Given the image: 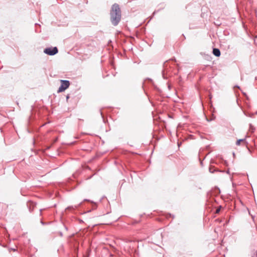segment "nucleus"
Here are the masks:
<instances>
[{
  "mask_svg": "<svg viewBox=\"0 0 257 257\" xmlns=\"http://www.w3.org/2000/svg\"><path fill=\"white\" fill-rule=\"evenodd\" d=\"M110 14V21L112 25H117L121 19V11L118 5L114 4L112 5Z\"/></svg>",
  "mask_w": 257,
  "mask_h": 257,
  "instance_id": "nucleus-1",
  "label": "nucleus"
},
{
  "mask_svg": "<svg viewBox=\"0 0 257 257\" xmlns=\"http://www.w3.org/2000/svg\"><path fill=\"white\" fill-rule=\"evenodd\" d=\"M242 100H243L244 102L245 107L247 108L250 107L251 104L250 97L246 93L243 92H242Z\"/></svg>",
  "mask_w": 257,
  "mask_h": 257,
  "instance_id": "nucleus-2",
  "label": "nucleus"
},
{
  "mask_svg": "<svg viewBox=\"0 0 257 257\" xmlns=\"http://www.w3.org/2000/svg\"><path fill=\"white\" fill-rule=\"evenodd\" d=\"M61 86L59 87L58 92H61L65 90L70 85V82L68 80H61Z\"/></svg>",
  "mask_w": 257,
  "mask_h": 257,
  "instance_id": "nucleus-3",
  "label": "nucleus"
},
{
  "mask_svg": "<svg viewBox=\"0 0 257 257\" xmlns=\"http://www.w3.org/2000/svg\"><path fill=\"white\" fill-rule=\"evenodd\" d=\"M58 49L56 47L53 48H47L44 49V52L49 55H54L58 53Z\"/></svg>",
  "mask_w": 257,
  "mask_h": 257,
  "instance_id": "nucleus-4",
  "label": "nucleus"
},
{
  "mask_svg": "<svg viewBox=\"0 0 257 257\" xmlns=\"http://www.w3.org/2000/svg\"><path fill=\"white\" fill-rule=\"evenodd\" d=\"M213 54L217 57H218L220 55V50L217 48H214L213 49Z\"/></svg>",
  "mask_w": 257,
  "mask_h": 257,
  "instance_id": "nucleus-5",
  "label": "nucleus"
},
{
  "mask_svg": "<svg viewBox=\"0 0 257 257\" xmlns=\"http://www.w3.org/2000/svg\"><path fill=\"white\" fill-rule=\"evenodd\" d=\"M77 206H69L66 209V210H70L71 209H75V208H77Z\"/></svg>",
  "mask_w": 257,
  "mask_h": 257,
  "instance_id": "nucleus-6",
  "label": "nucleus"
},
{
  "mask_svg": "<svg viewBox=\"0 0 257 257\" xmlns=\"http://www.w3.org/2000/svg\"><path fill=\"white\" fill-rule=\"evenodd\" d=\"M209 170V172L211 173H213L216 171L214 167H210Z\"/></svg>",
  "mask_w": 257,
  "mask_h": 257,
  "instance_id": "nucleus-7",
  "label": "nucleus"
},
{
  "mask_svg": "<svg viewBox=\"0 0 257 257\" xmlns=\"http://www.w3.org/2000/svg\"><path fill=\"white\" fill-rule=\"evenodd\" d=\"M235 94H236V101H237V103L238 104V105L240 106V104L238 102V100H239V98H238V96H239V93L238 92H235Z\"/></svg>",
  "mask_w": 257,
  "mask_h": 257,
  "instance_id": "nucleus-8",
  "label": "nucleus"
},
{
  "mask_svg": "<svg viewBox=\"0 0 257 257\" xmlns=\"http://www.w3.org/2000/svg\"><path fill=\"white\" fill-rule=\"evenodd\" d=\"M240 143H241V139H239L236 142V145H239L240 144Z\"/></svg>",
  "mask_w": 257,
  "mask_h": 257,
  "instance_id": "nucleus-9",
  "label": "nucleus"
},
{
  "mask_svg": "<svg viewBox=\"0 0 257 257\" xmlns=\"http://www.w3.org/2000/svg\"><path fill=\"white\" fill-rule=\"evenodd\" d=\"M220 208H218V209H217L216 210V213H219V211H220Z\"/></svg>",
  "mask_w": 257,
  "mask_h": 257,
  "instance_id": "nucleus-10",
  "label": "nucleus"
},
{
  "mask_svg": "<svg viewBox=\"0 0 257 257\" xmlns=\"http://www.w3.org/2000/svg\"><path fill=\"white\" fill-rule=\"evenodd\" d=\"M241 141H242V146L243 145H244L243 144V140L242 139V140H241Z\"/></svg>",
  "mask_w": 257,
  "mask_h": 257,
  "instance_id": "nucleus-11",
  "label": "nucleus"
},
{
  "mask_svg": "<svg viewBox=\"0 0 257 257\" xmlns=\"http://www.w3.org/2000/svg\"><path fill=\"white\" fill-rule=\"evenodd\" d=\"M242 26L244 27V25H243V23L242 22Z\"/></svg>",
  "mask_w": 257,
  "mask_h": 257,
  "instance_id": "nucleus-12",
  "label": "nucleus"
},
{
  "mask_svg": "<svg viewBox=\"0 0 257 257\" xmlns=\"http://www.w3.org/2000/svg\"><path fill=\"white\" fill-rule=\"evenodd\" d=\"M236 87L239 89L240 88L239 86H237Z\"/></svg>",
  "mask_w": 257,
  "mask_h": 257,
  "instance_id": "nucleus-13",
  "label": "nucleus"
},
{
  "mask_svg": "<svg viewBox=\"0 0 257 257\" xmlns=\"http://www.w3.org/2000/svg\"><path fill=\"white\" fill-rule=\"evenodd\" d=\"M245 147L247 149V147L245 145H244Z\"/></svg>",
  "mask_w": 257,
  "mask_h": 257,
  "instance_id": "nucleus-14",
  "label": "nucleus"
},
{
  "mask_svg": "<svg viewBox=\"0 0 257 257\" xmlns=\"http://www.w3.org/2000/svg\"><path fill=\"white\" fill-rule=\"evenodd\" d=\"M68 98H69V96H67V99H68Z\"/></svg>",
  "mask_w": 257,
  "mask_h": 257,
  "instance_id": "nucleus-15",
  "label": "nucleus"
}]
</instances>
